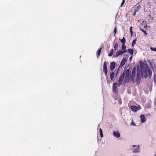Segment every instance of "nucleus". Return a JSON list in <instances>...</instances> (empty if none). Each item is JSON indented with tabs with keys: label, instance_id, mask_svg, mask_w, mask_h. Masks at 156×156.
I'll list each match as a JSON object with an SVG mask.
<instances>
[{
	"label": "nucleus",
	"instance_id": "nucleus-3",
	"mask_svg": "<svg viewBox=\"0 0 156 156\" xmlns=\"http://www.w3.org/2000/svg\"><path fill=\"white\" fill-rule=\"evenodd\" d=\"M131 78L130 72L129 69L126 70L125 74V78L126 80H129Z\"/></svg>",
	"mask_w": 156,
	"mask_h": 156
},
{
	"label": "nucleus",
	"instance_id": "nucleus-19",
	"mask_svg": "<svg viewBox=\"0 0 156 156\" xmlns=\"http://www.w3.org/2000/svg\"><path fill=\"white\" fill-rule=\"evenodd\" d=\"M140 30L143 32L144 34V35H147L148 34L146 32V31L145 30H144L143 29H142L141 28H140Z\"/></svg>",
	"mask_w": 156,
	"mask_h": 156
},
{
	"label": "nucleus",
	"instance_id": "nucleus-13",
	"mask_svg": "<svg viewBox=\"0 0 156 156\" xmlns=\"http://www.w3.org/2000/svg\"><path fill=\"white\" fill-rule=\"evenodd\" d=\"M135 73H136L135 70H133V71H132V75H131V78L132 79L133 78V77H134V76H135Z\"/></svg>",
	"mask_w": 156,
	"mask_h": 156
},
{
	"label": "nucleus",
	"instance_id": "nucleus-21",
	"mask_svg": "<svg viewBox=\"0 0 156 156\" xmlns=\"http://www.w3.org/2000/svg\"><path fill=\"white\" fill-rule=\"evenodd\" d=\"M121 47L122 50H125L126 48V46L124 44H122Z\"/></svg>",
	"mask_w": 156,
	"mask_h": 156
},
{
	"label": "nucleus",
	"instance_id": "nucleus-25",
	"mask_svg": "<svg viewBox=\"0 0 156 156\" xmlns=\"http://www.w3.org/2000/svg\"><path fill=\"white\" fill-rule=\"evenodd\" d=\"M150 49L153 51H156V48H152L151 47Z\"/></svg>",
	"mask_w": 156,
	"mask_h": 156
},
{
	"label": "nucleus",
	"instance_id": "nucleus-20",
	"mask_svg": "<svg viewBox=\"0 0 156 156\" xmlns=\"http://www.w3.org/2000/svg\"><path fill=\"white\" fill-rule=\"evenodd\" d=\"M136 39L134 40L133 41L132 44V46H133L136 44Z\"/></svg>",
	"mask_w": 156,
	"mask_h": 156
},
{
	"label": "nucleus",
	"instance_id": "nucleus-5",
	"mask_svg": "<svg viewBox=\"0 0 156 156\" xmlns=\"http://www.w3.org/2000/svg\"><path fill=\"white\" fill-rule=\"evenodd\" d=\"M124 74H122L121 75L118 81V86H119L122 84V82L124 79Z\"/></svg>",
	"mask_w": 156,
	"mask_h": 156
},
{
	"label": "nucleus",
	"instance_id": "nucleus-27",
	"mask_svg": "<svg viewBox=\"0 0 156 156\" xmlns=\"http://www.w3.org/2000/svg\"><path fill=\"white\" fill-rule=\"evenodd\" d=\"M116 28L115 27L114 30V35H115L116 33Z\"/></svg>",
	"mask_w": 156,
	"mask_h": 156
},
{
	"label": "nucleus",
	"instance_id": "nucleus-12",
	"mask_svg": "<svg viewBox=\"0 0 156 156\" xmlns=\"http://www.w3.org/2000/svg\"><path fill=\"white\" fill-rule=\"evenodd\" d=\"M107 62H105L103 64V70H107Z\"/></svg>",
	"mask_w": 156,
	"mask_h": 156
},
{
	"label": "nucleus",
	"instance_id": "nucleus-14",
	"mask_svg": "<svg viewBox=\"0 0 156 156\" xmlns=\"http://www.w3.org/2000/svg\"><path fill=\"white\" fill-rule=\"evenodd\" d=\"M146 107L148 108H151V103H149L148 104H146Z\"/></svg>",
	"mask_w": 156,
	"mask_h": 156
},
{
	"label": "nucleus",
	"instance_id": "nucleus-38",
	"mask_svg": "<svg viewBox=\"0 0 156 156\" xmlns=\"http://www.w3.org/2000/svg\"><path fill=\"white\" fill-rule=\"evenodd\" d=\"M154 80L156 82V80H155V79H154Z\"/></svg>",
	"mask_w": 156,
	"mask_h": 156
},
{
	"label": "nucleus",
	"instance_id": "nucleus-22",
	"mask_svg": "<svg viewBox=\"0 0 156 156\" xmlns=\"http://www.w3.org/2000/svg\"><path fill=\"white\" fill-rule=\"evenodd\" d=\"M118 43H116V44H115V45L114 46V48L115 50H116L117 49V48H118Z\"/></svg>",
	"mask_w": 156,
	"mask_h": 156
},
{
	"label": "nucleus",
	"instance_id": "nucleus-33",
	"mask_svg": "<svg viewBox=\"0 0 156 156\" xmlns=\"http://www.w3.org/2000/svg\"><path fill=\"white\" fill-rule=\"evenodd\" d=\"M132 56H131L130 58H129V60H131L132 59Z\"/></svg>",
	"mask_w": 156,
	"mask_h": 156
},
{
	"label": "nucleus",
	"instance_id": "nucleus-32",
	"mask_svg": "<svg viewBox=\"0 0 156 156\" xmlns=\"http://www.w3.org/2000/svg\"><path fill=\"white\" fill-rule=\"evenodd\" d=\"M122 50L123 51V53H124L127 51V50H126L125 49V50Z\"/></svg>",
	"mask_w": 156,
	"mask_h": 156
},
{
	"label": "nucleus",
	"instance_id": "nucleus-15",
	"mask_svg": "<svg viewBox=\"0 0 156 156\" xmlns=\"http://www.w3.org/2000/svg\"><path fill=\"white\" fill-rule=\"evenodd\" d=\"M100 135L101 137H103V132L101 128L99 129Z\"/></svg>",
	"mask_w": 156,
	"mask_h": 156
},
{
	"label": "nucleus",
	"instance_id": "nucleus-10",
	"mask_svg": "<svg viewBox=\"0 0 156 156\" xmlns=\"http://www.w3.org/2000/svg\"><path fill=\"white\" fill-rule=\"evenodd\" d=\"M115 62H112L110 64V68L111 71H113L115 69Z\"/></svg>",
	"mask_w": 156,
	"mask_h": 156
},
{
	"label": "nucleus",
	"instance_id": "nucleus-29",
	"mask_svg": "<svg viewBox=\"0 0 156 156\" xmlns=\"http://www.w3.org/2000/svg\"><path fill=\"white\" fill-rule=\"evenodd\" d=\"M131 124L132 125H133V126H135L136 125V124H135V123L133 121H132Z\"/></svg>",
	"mask_w": 156,
	"mask_h": 156
},
{
	"label": "nucleus",
	"instance_id": "nucleus-1",
	"mask_svg": "<svg viewBox=\"0 0 156 156\" xmlns=\"http://www.w3.org/2000/svg\"><path fill=\"white\" fill-rule=\"evenodd\" d=\"M140 66L142 73L143 72V75L145 78H150L152 75V71L147 65L143 63L140 62Z\"/></svg>",
	"mask_w": 156,
	"mask_h": 156
},
{
	"label": "nucleus",
	"instance_id": "nucleus-31",
	"mask_svg": "<svg viewBox=\"0 0 156 156\" xmlns=\"http://www.w3.org/2000/svg\"><path fill=\"white\" fill-rule=\"evenodd\" d=\"M140 7L138 6L137 7L136 9V11L140 9Z\"/></svg>",
	"mask_w": 156,
	"mask_h": 156
},
{
	"label": "nucleus",
	"instance_id": "nucleus-7",
	"mask_svg": "<svg viewBox=\"0 0 156 156\" xmlns=\"http://www.w3.org/2000/svg\"><path fill=\"white\" fill-rule=\"evenodd\" d=\"M123 54V51L122 50L120 49L118 51L115 55V57H117Z\"/></svg>",
	"mask_w": 156,
	"mask_h": 156
},
{
	"label": "nucleus",
	"instance_id": "nucleus-24",
	"mask_svg": "<svg viewBox=\"0 0 156 156\" xmlns=\"http://www.w3.org/2000/svg\"><path fill=\"white\" fill-rule=\"evenodd\" d=\"M101 49H102V48H100L99 49V50L98 51V56H99L100 55Z\"/></svg>",
	"mask_w": 156,
	"mask_h": 156
},
{
	"label": "nucleus",
	"instance_id": "nucleus-18",
	"mask_svg": "<svg viewBox=\"0 0 156 156\" xmlns=\"http://www.w3.org/2000/svg\"><path fill=\"white\" fill-rule=\"evenodd\" d=\"M113 49H112L111 50L109 54L108 55L109 56H111L113 55Z\"/></svg>",
	"mask_w": 156,
	"mask_h": 156
},
{
	"label": "nucleus",
	"instance_id": "nucleus-9",
	"mask_svg": "<svg viewBox=\"0 0 156 156\" xmlns=\"http://www.w3.org/2000/svg\"><path fill=\"white\" fill-rule=\"evenodd\" d=\"M141 122L142 123H144L146 120V118L144 115H141L140 116Z\"/></svg>",
	"mask_w": 156,
	"mask_h": 156
},
{
	"label": "nucleus",
	"instance_id": "nucleus-28",
	"mask_svg": "<svg viewBox=\"0 0 156 156\" xmlns=\"http://www.w3.org/2000/svg\"><path fill=\"white\" fill-rule=\"evenodd\" d=\"M124 2H125V0H123L122 2V3L121 4V6H123V4L124 3Z\"/></svg>",
	"mask_w": 156,
	"mask_h": 156
},
{
	"label": "nucleus",
	"instance_id": "nucleus-4",
	"mask_svg": "<svg viewBox=\"0 0 156 156\" xmlns=\"http://www.w3.org/2000/svg\"><path fill=\"white\" fill-rule=\"evenodd\" d=\"M131 109L132 111L134 112H136L141 109L140 107L138 106V107L135 106H132L131 107Z\"/></svg>",
	"mask_w": 156,
	"mask_h": 156
},
{
	"label": "nucleus",
	"instance_id": "nucleus-16",
	"mask_svg": "<svg viewBox=\"0 0 156 156\" xmlns=\"http://www.w3.org/2000/svg\"><path fill=\"white\" fill-rule=\"evenodd\" d=\"M128 52L131 55H132L133 53V49H129L128 50Z\"/></svg>",
	"mask_w": 156,
	"mask_h": 156
},
{
	"label": "nucleus",
	"instance_id": "nucleus-6",
	"mask_svg": "<svg viewBox=\"0 0 156 156\" xmlns=\"http://www.w3.org/2000/svg\"><path fill=\"white\" fill-rule=\"evenodd\" d=\"M126 61L127 59L125 57H124L121 61L120 64L119 66V67L122 68L123 66L125 64Z\"/></svg>",
	"mask_w": 156,
	"mask_h": 156
},
{
	"label": "nucleus",
	"instance_id": "nucleus-37",
	"mask_svg": "<svg viewBox=\"0 0 156 156\" xmlns=\"http://www.w3.org/2000/svg\"><path fill=\"white\" fill-rule=\"evenodd\" d=\"M121 102H120V103H119V104H121Z\"/></svg>",
	"mask_w": 156,
	"mask_h": 156
},
{
	"label": "nucleus",
	"instance_id": "nucleus-23",
	"mask_svg": "<svg viewBox=\"0 0 156 156\" xmlns=\"http://www.w3.org/2000/svg\"><path fill=\"white\" fill-rule=\"evenodd\" d=\"M121 42L122 43V44H124L126 41V40L124 38V37H123L122 39L121 40Z\"/></svg>",
	"mask_w": 156,
	"mask_h": 156
},
{
	"label": "nucleus",
	"instance_id": "nucleus-36",
	"mask_svg": "<svg viewBox=\"0 0 156 156\" xmlns=\"http://www.w3.org/2000/svg\"><path fill=\"white\" fill-rule=\"evenodd\" d=\"M144 21H143L142 23H144Z\"/></svg>",
	"mask_w": 156,
	"mask_h": 156
},
{
	"label": "nucleus",
	"instance_id": "nucleus-34",
	"mask_svg": "<svg viewBox=\"0 0 156 156\" xmlns=\"http://www.w3.org/2000/svg\"><path fill=\"white\" fill-rule=\"evenodd\" d=\"M136 9L135 10V12L134 13V15H135V13H136Z\"/></svg>",
	"mask_w": 156,
	"mask_h": 156
},
{
	"label": "nucleus",
	"instance_id": "nucleus-30",
	"mask_svg": "<svg viewBox=\"0 0 156 156\" xmlns=\"http://www.w3.org/2000/svg\"><path fill=\"white\" fill-rule=\"evenodd\" d=\"M105 72V73L106 75H107V70H103Z\"/></svg>",
	"mask_w": 156,
	"mask_h": 156
},
{
	"label": "nucleus",
	"instance_id": "nucleus-17",
	"mask_svg": "<svg viewBox=\"0 0 156 156\" xmlns=\"http://www.w3.org/2000/svg\"><path fill=\"white\" fill-rule=\"evenodd\" d=\"M110 79L111 80H112L114 77V73L112 72L110 75Z\"/></svg>",
	"mask_w": 156,
	"mask_h": 156
},
{
	"label": "nucleus",
	"instance_id": "nucleus-26",
	"mask_svg": "<svg viewBox=\"0 0 156 156\" xmlns=\"http://www.w3.org/2000/svg\"><path fill=\"white\" fill-rule=\"evenodd\" d=\"M130 31L131 34V35H132L133 34V32L132 31V27H131L130 28Z\"/></svg>",
	"mask_w": 156,
	"mask_h": 156
},
{
	"label": "nucleus",
	"instance_id": "nucleus-2",
	"mask_svg": "<svg viewBox=\"0 0 156 156\" xmlns=\"http://www.w3.org/2000/svg\"><path fill=\"white\" fill-rule=\"evenodd\" d=\"M131 149L133 153H139L140 151V146L139 145H132Z\"/></svg>",
	"mask_w": 156,
	"mask_h": 156
},
{
	"label": "nucleus",
	"instance_id": "nucleus-11",
	"mask_svg": "<svg viewBox=\"0 0 156 156\" xmlns=\"http://www.w3.org/2000/svg\"><path fill=\"white\" fill-rule=\"evenodd\" d=\"M117 83H114L113 85V90L114 92H116L117 88Z\"/></svg>",
	"mask_w": 156,
	"mask_h": 156
},
{
	"label": "nucleus",
	"instance_id": "nucleus-35",
	"mask_svg": "<svg viewBox=\"0 0 156 156\" xmlns=\"http://www.w3.org/2000/svg\"><path fill=\"white\" fill-rule=\"evenodd\" d=\"M146 26H147V25L146 26H144V28H146Z\"/></svg>",
	"mask_w": 156,
	"mask_h": 156
},
{
	"label": "nucleus",
	"instance_id": "nucleus-8",
	"mask_svg": "<svg viewBox=\"0 0 156 156\" xmlns=\"http://www.w3.org/2000/svg\"><path fill=\"white\" fill-rule=\"evenodd\" d=\"M113 135L115 137L117 138H118L120 136V133L118 131H114L113 132Z\"/></svg>",
	"mask_w": 156,
	"mask_h": 156
}]
</instances>
